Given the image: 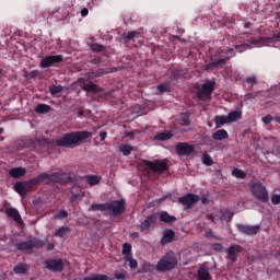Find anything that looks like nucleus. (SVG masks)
<instances>
[{
	"instance_id": "f257e3e1",
	"label": "nucleus",
	"mask_w": 280,
	"mask_h": 280,
	"mask_svg": "<svg viewBox=\"0 0 280 280\" xmlns=\"http://www.w3.org/2000/svg\"><path fill=\"white\" fill-rule=\"evenodd\" d=\"M93 133L91 131H72L63 135L61 139L56 140L58 148H78L82 145L86 139H91Z\"/></svg>"
},
{
	"instance_id": "f03ea898",
	"label": "nucleus",
	"mask_w": 280,
	"mask_h": 280,
	"mask_svg": "<svg viewBox=\"0 0 280 280\" xmlns=\"http://www.w3.org/2000/svg\"><path fill=\"white\" fill-rule=\"evenodd\" d=\"M39 178L42 183L45 185H50V183H59L61 185H67L69 183H73V177H71V173H65L62 171L55 173H40Z\"/></svg>"
},
{
	"instance_id": "7ed1b4c3",
	"label": "nucleus",
	"mask_w": 280,
	"mask_h": 280,
	"mask_svg": "<svg viewBox=\"0 0 280 280\" xmlns=\"http://www.w3.org/2000/svg\"><path fill=\"white\" fill-rule=\"evenodd\" d=\"M178 266V258L174 252L166 253L155 265V270L158 272H170Z\"/></svg>"
},
{
	"instance_id": "20e7f679",
	"label": "nucleus",
	"mask_w": 280,
	"mask_h": 280,
	"mask_svg": "<svg viewBox=\"0 0 280 280\" xmlns=\"http://www.w3.org/2000/svg\"><path fill=\"white\" fill-rule=\"evenodd\" d=\"M43 247H45V241L36 237L15 243V248L20 250V253H24V255H32V253H34V248Z\"/></svg>"
},
{
	"instance_id": "39448f33",
	"label": "nucleus",
	"mask_w": 280,
	"mask_h": 280,
	"mask_svg": "<svg viewBox=\"0 0 280 280\" xmlns=\"http://www.w3.org/2000/svg\"><path fill=\"white\" fill-rule=\"evenodd\" d=\"M42 179H40V175H37L35 178L28 179L26 182H18L14 184L13 189L14 191H16V194H19V196H27V192L30 191V189H32V187L36 186V185H40Z\"/></svg>"
},
{
	"instance_id": "423d86ee",
	"label": "nucleus",
	"mask_w": 280,
	"mask_h": 280,
	"mask_svg": "<svg viewBox=\"0 0 280 280\" xmlns=\"http://www.w3.org/2000/svg\"><path fill=\"white\" fill-rule=\"evenodd\" d=\"M213 91H215V81L208 80L201 86L197 88L196 95L201 102H209L211 101Z\"/></svg>"
},
{
	"instance_id": "0eeeda50",
	"label": "nucleus",
	"mask_w": 280,
	"mask_h": 280,
	"mask_svg": "<svg viewBox=\"0 0 280 280\" xmlns=\"http://www.w3.org/2000/svg\"><path fill=\"white\" fill-rule=\"evenodd\" d=\"M233 51H235L234 48L218 50L215 54V58L211 59L214 69H220L224 67V65H226V60H231V58L235 56Z\"/></svg>"
},
{
	"instance_id": "6e6552de",
	"label": "nucleus",
	"mask_w": 280,
	"mask_h": 280,
	"mask_svg": "<svg viewBox=\"0 0 280 280\" xmlns=\"http://www.w3.org/2000/svg\"><path fill=\"white\" fill-rule=\"evenodd\" d=\"M252 196L256 200H259V202H268L270 200V197L268 195V189H266V186L261 182H255L250 186Z\"/></svg>"
},
{
	"instance_id": "1a4fd4ad",
	"label": "nucleus",
	"mask_w": 280,
	"mask_h": 280,
	"mask_svg": "<svg viewBox=\"0 0 280 280\" xmlns=\"http://www.w3.org/2000/svg\"><path fill=\"white\" fill-rule=\"evenodd\" d=\"M142 163L145 167L150 168L151 172H155L158 174H163V172H167V170H170L167 159L154 160L153 162L150 160H143Z\"/></svg>"
},
{
	"instance_id": "9d476101",
	"label": "nucleus",
	"mask_w": 280,
	"mask_h": 280,
	"mask_svg": "<svg viewBox=\"0 0 280 280\" xmlns=\"http://www.w3.org/2000/svg\"><path fill=\"white\" fill-rule=\"evenodd\" d=\"M159 220V213H152L140 223L139 229L142 233H150L156 228V222Z\"/></svg>"
},
{
	"instance_id": "9b49d317",
	"label": "nucleus",
	"mask_w": 280,
	"mask_h": 280,
	"mask_svg": "<svg viewBox=\"0 0 280 280\" xmlns=\"http://www.w3.org/2000/svg\"><path fill=\"white\" fill-rule=\"evenodd\" d=\"M107 211H110V215L117 217L126 213V200H114L107 202Z\"/></svg>"
},
{
	"instance_id": "f8f14e48",
	"label": "nucleus",
	"mask_w": 280,
	"mask_h": 280,
	"mask_svg": "<svg viewBox=\"0 0 280 280\" xmlns=\"http://www.w3.org/2000/svg\"><path fill=\"white\" fill-rule=\"evenodd\" d=\"M62 60H65V57H62V55H49L42 59L39 67L40 69H49V67L60 65Z\"/></svg>"
},
{
	"instance_id": "ddd939ff",
	"label": "nucleus",
	"mask_w": 280,
	"mask_h": 280,
	"mask_svg": "<svg viewBox=\"0 0 280 280\" xmlns=\"http://www.w3.org/2000/svg\"><path fill=\"white\" fill-rule=\"evenodd\" d=\"M175 150L178 156H191L196 152V145L189 144L188 142H178L175 145Z\"/></svg>"
},
{
	"instance_id": "4468645a",
	"label": "nucleus",
	"mask_w": 280,
	"mask_h": 280,
	"mask_svg": "<svg viewBox=\"0 0 280 280\" xmlns=\"http://www.w3.org/2000/svg\"><path fill=\"white\" fill-rule=\"evenodd\" d=\"M200 200V196L188 192L185 196L180 197L178 199V202L180 205H184V207H187V209H191L196 202Z\"/></svg>"
},
{
	"instance_id": "2eb2a0df",
	"label": "nucleus",
	"mask_w": 280,
	"mask_h": 280,
	"mask_svg": "<svg viewBox=\"0 0 280 280\" xmlns=\"http://www.w3.org/2000/svg\"><path fill=\"white\" fill-rule=\"evenodd\" d=\"M44 264L47 270H51V272H62L65 270V262H62V259H47Z\"/></svg>"
},
{
	"instance_id": "dca6fc26",
	"label": "nucleus",
	"mask_w": 280,
	"mask_h": 280,
	"mask_svg": "<svg viewBox=\"0 0 280 280\" xmlns=\"http://www.w3.org/2000/svg\"><path fill=\"white\" fill-rule=\"evenodd\" d=\"M236 229L238 233H242L243 235H249V236L257 235V233L261 231L260 225L237 224Z\"/></svg>"
},
{
	"instance_id": "f3484780",
	"label": "nucleus",
	"mask_w": 280,
	"mask_h": 280,
	"mask_svg": "<svg viewBox=\"0 0 280 280\" xmlns=\"http://www.w3.org/2000/svg\"><path fill=\"white\" fill-rule=\"evenodd\" d=\"M244 252V247H242V245L238 244H232L230 245V247L226 249V259H230V261L232 264H235V261H237V254L238 253H243Z\"/></svg>"
},
{
	"instance_id": "a211bd4d",
	"label": "nucleus",
	"mask_w": 280,
	"mask_h": 280,
	"mask_svg": "<svg viewBox=\"0 0 280 280\" xmlns=\"http://www.w3.org/2000/svg\"><path fill=\"white\" fill-rule=\"evenodd\" d=\"M272 40L279 42L280 40V31L276 32L271 35V37H258L252 38L250 44L259 47V45H266V43H272Z\"/></svg>"
},
{
	"instance_id": "6ab92c4d",
	"label": "nucleus",
	"mask_w": 280,
	"mask_h": 280,
	"mask_svg": "<svg viewBox=\"0 0 280 280\" xmlns=\"http://www.w3.org/2000/svg\"><path fill=\"white\" fill-rule=\"evenodd\" d=\"M174 237H176V232H174V230H165L160 241L161 246H165L166 244L174 242Z\"/></svg>"
},
{
	"instance_id": "aec40b11",
	"label": "nucleus",
	"mask_w": 280,
	"mask_h": 280,
	"mask_svg": "<svg viewBox=\"0 0 280 280\" xmlns=\"http://www.w3.org/2000/svg\"><path fill=\"white\" fill-rule=\"evenodd\" d=\"M5 213L8 218H11L12 220H14V222H18L19 224L23 222V219L21 218V213L19 212V210H16V208H7Z\"/></svg>"
},
{
	"instance_id": "412c9836",
	"label": "nucleus",
	"mask_w": 280,
	"mask_h": 280,
	"mask_svg": "<svg viewBox=\"0 0 280 280\" xmlns=\"http://www.w3.org/2000/svg\"><path fill=\"white\" fill-rule=\"evenodd\" d=\"M158 218L160 222H164L165 224H174L176 222V217L168 214L167 211L160 212Z\"/></svg>"
},
{
	"instance_id": "4be33fe9",
	"label": "nucleus",
	"mask_w": 280,
	"mask_h": 280,
	"mask_svg": "<svg viewBox=\"0 0 280 280\" xmlns=\"http://www.w3.org/2000/svg\"><path fill=\"white\" fill-rule=\"evenodd\" d=\"M211 138L213 141H224V139H229V131L225 129H219L212 133Z\"/></svg>"
},
{
	"instance_id": "5701e85b",
	"label": "nucleus",
	"mask_w": 280,
	"mask_h": 280,
	"mask_svg": "<svg viewBox=\"0 0 280 280\" xmlns=\"http://www.w3.org/2000/svg\"><path fill=\"white\" fill-rule=\"evenodd\" d=\"M27 170L25 167H14L9 171L11 178H21L25 176Z\"/></svg>"
},
{
	"instance_id": "b1692460",
	"label": "nucleus",
	"mask_w": 280,
	"mask_h": 280,
	"mask_svg": "<svg viewBox=\"0 0 280 280\" xmlns=\"http://www.w3.org/2000/svg\"><path fill=\"white\" fill-rule=\"evenodd\" d=\"M82 90L86 93H102V88L95 83H86L82 86Z\"/></svg>"
},
{
	"instance_id": "393cba45",
	"label": "nucleus",
	"mask_w": 280,
	"mask_h": 280,
	"mask_svg": "<svg viewBox=\"0 0 280 280\" xmlns=\"http://www.w3.org/2000/svg\"><path fill=\"white\" fill-rule=\"evenodd\" d=\"M30 270V265L26 262H19L14 268L13 272L14 275H25Z\"/></svg>"
},
{
	"instance_id": "a878e982",
	"label": "nucleus",
	"mask_w": 280,
	"mask_h": 280,
	"mask_svg": "<svg viewBox=\"0 0 280 280\" xmlns=\"http://www.w3.org/2000/svg\"><path fill=\"white\" fill-rule=\"evenodd\" d=\"M233 215H235V213H233L231 210L223 209L220 211L219 220H221V222H224V221L231 222V220H233Z\"/></svg>"
},
{
	"instance_id": "bb28decb",
	"label": "nucleus",
	"mask_w": 280,
	"mask_h": 280,
	"mask_svg": "<svg viewBox=\"0 0 280 280\" xmlns=\"http://www.w3.org/2000/svg\"><path fill=\"white\" fill-rule=\"evenodd\" d=\"M198 280H211V273L209 272V269L205 267H200L197 271Z\"/></svg>"
},
{
	"instance_id": "cd10ccee",
	"label": "nucleus",
	"mask_w": 280,
	"mask_h": 280,
	"mask_svg": "<svg viewBox=\"0 0 280 280\" xmlns=\"http://www.w3.org/2000/svg\"><path fill=\"white\" fill-rule=\"evenodd\" d=\"M102 178L96 175H88L85 176V183L90 185V187H95V185H100Z\"/></svg>"
},
{
	"instance_id": "c85d7f7f",
	"label": "nucleus",
	"mask_w": 280,
	"mask_h": 280,
	"mask_svg": "<svg viewBox=\"0 0 280 280\" xmlns=\"http://www.w3.org/2000/svg\"><path fill=\"white\" fill-rule=\"evenodd\" d=\"M214 124H215V128H222V126L230 122H229L228 116L219 115L214 117Z\"/></svg>"
},
{
	"instance_id": "c756f323",
	"label": "nucleus",
	"mask_w": 280,
	"mask_h": 280,
	"mask_svg": "<svg viewBox=\"0 0 280 280\" xmlns=\"http://www.w3.org/2000/svg\"><path fill=\"white\" fill-rule=\"evenodd\" d=\"M240 119H242V112H240V110L231 112V113L228 115V121H229V124H233V122H235V121H240Z\"/></svg>"
},
{
	"instance_id": "7c9ffc66",
	"label": "nucleus",
	"mask_w": 280,
	"mask_h": 280,
	"mask_svg": "<svg viewBox=\"0 0 280 280\" xmlns=\"http://www.w3.org/2000/svg\"><path fill=\"white\" fill-rule=\"evenodd\" d=\"M156 270V265L150 264L148 261H144L141 264V270L139 272H154Z\"/></svg>"
},
{
	"instance_id": "2f4dec72",
	"label": "nucleus",
	"mask_w": 280,
	"mask_h": 280,
	"mask_svg": "<svg viewBox=\"0 0 280 280\" xmlns=\"http://www.w3.org/2000/svg\"><path fill=\"white\" fill-rule=\"evenodd\" d=\"M50 110H51V106H49L47 104H39L35 108V113H37V115H45L46 113H49Z\"/></svg>"
},
{
	"instance_id": "473e14b6",
	"label": "nucleus",
	"mask_w": 280,
	"mask_h": 280,
	"mask_svg": "<svg viewBox=\"0 0 280 280\" xmlns=\"http://www.w3.org/2000/svg\"><path fill=\"white\" fill-rule=\"evenodd\" d=\"M135 148L130 144H120L119 145V152H121V154L124 156H130V154H132V150Z\"/></svg>"
},
{
	"instance_id": "72a5a7b5",
	"label": "nucleus",
	"mask_w": 280,
	"mask_h": 280,
	"mask_svg": "<svg viewBox=\"0 0 280 280\" xmlns=\"http://www.w3.org/2000/svg\"><path fill=\"white\" fill-rule=\"evenodd\" d=\"M90 211H108V202L92 203Z\"/></svg>"
},
{
	"instance_id": "f704fd0d",
	"label": "nucleus",
	"mask_w": 280,
	"mask_h": 280,
	"mask_svg": "<svg viewBox=\"0 0 280 280\" xmlns=\"http://www.w3.org/2000/svg\"><path fill=\"white\" fill-rule=\"evenodd\" d=\"M122 255L125 256V259L132 257V245L130 243L122 244Z\"/></svg>"
},
{
	"instance_id": "c9c22d12",
	"label": "nucleus",
	"mask_w": 280,
	"mask_h": 280,
	"mask_svg": "<svg viewBox=\"0 0 280 280\" xmlns=\"http://www.w3.org/2000/svg\"><path fill=\"white\" fill-rule=\"evenodd\" d=\"M172 137H173L172 132L165 131V132L158 133L155 136V139H158V141H170Z\"/></svg>"
},
{
	"instance_id": "e433bc0d",
	"label": "nucleus",
	"mask_w": 280,
	"mask_h": 280,
	"mask_svg": "<svg viewBox=\"0 0 280 280\" xmlns=\"http://www.w3.org/2000/svg\"><path fill=\"white\" fill-rule=\"evenodd\" d=\"M185 75V71L183 69L173 70L171 73V80H180Z\"/></svg>"
},
{
	"instance_id": "4c0bfd02",
	"label": "nucleus",
	"mask_w": 280,
	"mask_h": 280,
	"mask_svg": "<svg viewBox=\"0 0 280 280\" xmlns=\"http://www.w3.org/2000/svg\"><path fill=\"white\" fill-rule=\"evenodd\" d=\"M202 163L203 165H207V167H211V165H213V158H211V155L208 153H205L202 155Z\"/></svg>"
},
{
	"instance_id": "58836bf2",
	"label": "nucleus",
	"mask_w": 280,
	"mask_h": 280,
	"mask_svg": "<svg viewBox=\"0 0 280 280\" xmlns=\"http://www.w3.org/2000/svg\"><path fill=\"white\" fill-rule=\"evenodd\" d=\"M66 233H69V228L61 226L55 232L54 237H65Z\"/></svg>"
},
{
	"instance_id": "ea45409f",
	"label": "nucleus",
	"mask_w": 280,
	"mask_h": 280,
	"mask_svg": "<svg viewBox=\"0 0 280 280\" xmlns=\"http://www.w3.org/2000/svg\"><path fill=\"white\" fill-rule=\"evenodd\" d=\"M91 49L96 54H101V51H106V46L102 44H92Z\"/></svg>"
},
{
	"instance_id": "a19ab883",
	"label": "nucleus",
	"mask_w": 280,
	"mask_h": 280,
	"mask_svg": "<svg viewBox=\"0 0 280 280\" xmlns=\"http://www.w3.org/2000/svg\"><path fill=\"white\" fill-rule=\"evenodd\" d=\"M20 150H23L25 148H36V141L34 140H28L26 142H20Z\"/></svg>"
},
{
	"instance_id": "79ce46f5",
	"label": "nucleus",
	"mask_w": 280,
	"mask_h": 280,
	"mask_svg": "<svg viewBox=\"0 0 280 280\" xmlns=\"http://www.w3.org/2000/svg\"><path fill=\"white\" fill-rule=\"evenodd\" d=\"M158 91L161 93H170V91H172V86L170 83H162L158 85Z\"/></svg>"
},
{
	"instance_id": "37998d69",
	"label": "nucleus",
	"mask_w": 280,
	"mask_h": 280,
	"mask_svg": "<svg viewBox=\"0 0 280 280\" xmlns=\"http://www.w3.org/2000/svg\"><path fill=\"white\" fill-rule=\"evenodd\" d=\"M233 176H235V178H241L244 179L246 178V172L240 170V168H234L232 171Z\"/></svg>"
},
{
	"instance_id": "c03bdc74",
	"label": "nucleus",
	"mask_w": 280,
	"mask_h": 280,
	"mask_svg": "<svg viewBox=\"0 0 280 280\" xmlns=\"http://www.w3.org/2000/svg\"><path fill=\"white\" fill-rule=\"evenodd\" d=\"M245 82L247 84H250V91H253V86H255V84H257V77L256 75L246 77Z\"/></svg>"
},
{
	"instance_id": "a18cd8bd",
	"label": "nucleus",
	"mask_w": 280,
	"mask_h": 280,
	"mask_svg": "<svg viewBox=\"0 0 280 280\" xmlns=\"http://www.w3.org/2000/svg\"><path fill=\"white\" fill-rule=\"evenodd\" d=\"M61 91H63L62 85H52L49 88L50 95H58Z\"/></svg>"
},
{
	"instance_id": "49530a36",
	"label": "nucleus",
	"mask_w": 280,
	"mask_h": 280,
	"mask_svg": "<svg viewBox=\"0 0 280 280\" xmlns=\"http://www.w3.org/2000/svg\"><path fill=\"white\" fill-rule=\"evenodd\" d=\"M234 49H236V51H238V54H242V52L246 51V49H250V45L244 43V44L234 46Z\"/></svg>"
},
{
	"instance_id": "de8ad7c7",
	"label": "nucleus",
	"mask_w": 280,
	"mask_h": 280,
	"mask_svg": "<svg viewBox=\"0 0 280 280\" xmlns=\"http://www.w3.org/2000/svg\"><path fill=\"white\" fill-rule=\"evenodd\" d=\"M70 194L84 196V191H82V187H80V186H78V185H73V186L70 188Z\"/></svg>"
},
{
	"instance_id": "09e8293b",
	"label": "nucleus",
	"mask_w": 280,
	"mask_h": 280,
	"mask_svg": "<svg viewBox=\"0 0 280 280\" xmlns=\"http://www.w3.org/2000/svg\"><path fill=\"white\" fill-rule=\"evenodd\" d=\"M137 36H139V32L131 31L125 36V42L130 43V40H132V38H137Z\"/></svg>"
},
{
	"instance_id": "8fccbe9b",
	"label": "nucleus",
	"mask_w": 280,
	"mask_h": 280,
	"mask_svg": "<svg viewBox=\"0 0 280 280\" xmlns=\"http://www.w3.org/2000/svg\"><path fill=\"white\" fill-rule=\"evenodd\" d=\"M126 261L129 262V267L131 269L137 268V266H139V264L137 262V260H135V258H132V256H128L127 258H125Z\"/></svg>"
},
{
	"instance_id": "3c124183",
	"label": "nucleus",
	"mask_w": 280,
	"mask_h": 280,
	"mask_svg": "<svg viewBox=\"0 0 280 280\" xmlns=\"http://www.w3.org/2000/svg\"><path fill=\"white\" fill-rule=\"evenodd\" d=\"M212 250H214L215 253H222V250H224V246L222 245V243H214L212 244Z\"/></svg>"
},
{
	"instance_id": "603ef678",
	"label": "nucleus",
	"mask_w": 280,
	"mask_h": 280,
	"mask_svg": "<svg viewBox=\"0 0 280 280\" xmlns=\"http://www.w3.org/2000/svg\"><path fill=\"white\" fill-rule=\"evenodd\" d=\"M69 215V212L67 210H61L59 213L55 215L56 220H62Z\"/></svg>"
},
{
	"instance_id": "864d4df0",
	"label": "nucleus",
	"mask_w": 280,
	"mask_h": 280,
	"mask_svg": "<svg viewBox=\"0 0 280 280\" xmlns=\"http://www.w3.org/2000/svg\"><path fill=\"white\" fill-rule=\"evenodd\" d=\"M84 198V195L71 194L70 202H79L80 199Z\"/></svg>"
},
{
	"instance_id": "5fc2aeb1",
	"label": "nucleus",
	"mask_w": 280,
	"mask_h": 280,
	"mask_svg": "<svg viewBox=\"0 0 280 280\" xmlns=\"http://www.w3.org/2000/svg\"><path fill=\"white\" fill-rule=\"evenodd\" d=\"M180 124H182V126H190L191 120L189 119V116H183L180 118Z\"/></svg>"
},
{
	"instance_id": "6e6d98bb",
	"label": "nucleus",
	"mask_w": 280,
	"mask_h": 280,
	"mask_svg": "<svg viewBox=\"0 0 280 280\" xmlns=\"http://www.w3.org/2000/svg\"><path fill=\"white\" fill-rule=\"evenodd\" d=\"M255 97H259V92H253L245 94V98L247 100H255Z\"/></svg>"
},
{
	"instance_id": "4d7b16f0",
	"label": "nucleus",
	"mask_w": 280,
	"mask_h": 280,
	"mask_svg": "<svg viewBox=\"0 0 280 280\" xmlns=\"http://www.w3.org/2000/svg\"><path fill=\"white\" fill-rule=\"evenodd\" d=\"M271 203L272 205H280V195H272L271 196Z\"/></svg>"
},
{
	"instance_id": "13d9d810",
	"label": "nucleus",
	"mask_w": 280,
	"mask_h": 280,
	"mask_svg": "<svg viewBox=\"0 0 280 280\" xmlns=\"http://www.w3.org/2000/svg\"><path fill=\"white\" fill-rule=\"evenodd\" d=\"M206 219L210 220L213 224H218V219L211 213L206 214Z\"/></svg>"
},
{
	"instance_id": "bf43d9fd",
	"label": "nucleus",
	"mask_w": 280,
	"mask_h": 280,
	"mask_svg": "<svg viewBox=\"0 0 280 280\" xmlns=\"http://www.w3.org/2000/svg\"><path fill=\"white\" fill-rule=\"evenodd\" d=\"M115 279L126 280V271H124V272H116L115 273Z\"/></svg>"
},
{
	"instance_id": "052dcab7",
	"label": "nucleus",
	"mask_w": 280,
	"mask_h": 280,
	"mask_svg": "<svg viewBox=\"0 0 280 280\" xmlns=\"http://www.w3.org/2000/svg\"><path fill=\"white\" fill-rule=\"evenodd\" d=\"M261 121H262V124H266V125L271 124V121H272V116L267 115V116H265V117L261 118Z\"/></svg>"
},
{
	"instance_id": "680f3d73",
	"label": "nucleus",
	"mask_w": 280,
	"mask_h": 280,
	"mask_svg": "<svg viewBox=\"0 0 280 280\" xmlns=\"http://www.w3.org/2000/svg\"><path fill=\"white\" fill-rule=\"evenodd\" d=\"M38 145H45L47 143H49V140H47V138H42L37 140Z\"/></svg>"
},
{
	"instance_id": "e2e57ef3",
	"label": "nucleus",
	"mask_w": 280,
	"mask_h": 280,
	"mask_svg": "<svg viewBox=\"0 0 280 280\" xmlns=\"http://www.w3.org/2000/svg\"><path fill=\"white\" fill-rule=\"evenodd\" d=\"M106 74V71L104 69H100L94 73L95 78H100L102 75Z\"/></svg>"
},
{
	"instance_id": "0e129e2a",
	"label": "nucleus",
	"mask_w": 280,
	"mask_h": 280,
	"mask_svg": "<svg viewBox=\"0 0 280 280\" xmlns=\"http://www.w3.org/2000/svg\"><path fill=\"white\" fill-rule=\"evenodd\" d=\"M101 141H106V137H108V133L106 131L100 132Z\"/></svg>"
},
{
	"instance_id": "69168bd1",
	"label": "nucleus",
	"mask_w": 280,
	"mask_h": 280,
	"mask_svg": "<svg viewBox=\"0 0 280 280\" xmlns=\"http://www.w3.org/2000/svg\"><path fill=\"white\" fill-rule=\"evenodd\" d=\"M30 78H36L38 75V70H33L32 72L28 73Z\"/></svg>"
},
{
	"instance_id": "338daca9",
	"label": "nucleus",
	"mask_w": 280,
	"mask_h": 280,
	"mask_svg": "<svg viewBox=\"0 0 280 280\" xmlns=\"http://www.w3.org/2000/svg\"><path fill=\"white\" fill-rule=\"evenodd\" d=\"M81 16H89V9L83 8V9L81 10Z\"/></svg>"
},
{
	"instance_id": "774afa93",
	"label": "nucleus",
	"mask_w": 280,
	"mask_h": 280,
	"mask_svg": "<svg viewBox=\"0 0 280 280\" xmlns=\"http://www.w3.org/2000/svg\"><path fill=\"white\" fill-rule=\"evenodd\" d=\"M54 248H56V244H54V243H49V244L46 246V250H54Z\"/></svg>"
}]
</instances>
